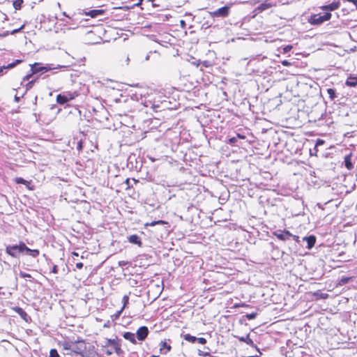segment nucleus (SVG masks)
I'll list each match as a JSON object with an SVG mask.
<instances>
[{
	"label": "nucleus",
	"instance_id": "obj_6",
	"mask_svg": "<svg viewBox=\"0 0 357 357\" xmlns=\"http://www.w3.org/2000/svg\"><path fill=\"white\" fill-rule=\"evenodd\" d=\"M229 11L230 6H225L214 11L209 12V14L212 17H226L229 15Z\"/></svg>",
	"mask_w": 357,
	"mask_h": 357
},
{
	"label": "nucleus",
	"instance_id": "obj_29",
	"mask_svg": "<svg viewBox=\"0 0 357 357\" xmlns=\"http://www.w3.org/2000/svg\"><path fill=\"white\" fill-rule=\"evenodd\" d=\"M36 79H33V80L29 81L26 85V90L31 89L33 87L34 83L36 82Z\"/></svg>",
	"mask_w": 357,
	"mask_h": 357
},
{
	"label": "nucleus",
	"instance_id": "obj_10",
	"mask_svg": "<svg viewBox=\"0 0 357 357\" xmlns=\"http://www.w3.org/2000/svg\"><path fill=\"white\" fill-rule=\"evenodd\" d=\"M128 241L131 243L137 245L139 247L142 246V243L141 241L140 237L137 234L130 235L128 237Z\"/></svg>",
	"mask_w": 357,
	"mask_h": 357
},
{
	"label": "nucleus",
	"instance_id": "obj_42",
	"mask_svg": "<svg viewBox=\"0 0 357 357\" xmlns=\"http://www.w3.org/2000/svg\"><path fill=\"white\" fill-rule=\"evenodd\" d=\"M52 271L54 273H56L58 272V268H57V266L54 265L53 267H52Z\"/></svg>",
	"mask_w": 357,
	"mask_h": 357
},
{
	"label": "nucleus",
	"instance_id": "obj_37",
	"mask_svg": "<svg viewBox=\"0 0 357 357\" xmlns=\"http://www.w3.org/2000/svg\"><path fill=\"white\" fill-rule=\"evenodd\" d=\"M33 74H29V75H26L25 77H24L23 78V82L26 81V80H29L33 75Z\"/></svg>",
	"mask_w": 357,
	"mask_h": 357
},
{
	"label": "nucleus",
	"instance_id": "obj_49",
	"mask_svg": "<svg viewBox=\"0 0 357 357\" xmlns=\"http://www.w3.org/2000/svg\"><path fill=\"white\" fill-rule=\"evenodd\" d=\"M15 101H16V102H18V101H19V100H20V98H19V97H17V96H15Z\"/></svg>",
	"mask_w": 357,
	"mask_h": 357
},
{
	"label": "nucleus",
	"instance_id": "obj_5",
	"mask_svg": "<svg viewBox=\"0 0 357 357\" xmlns=\"http://www.w3.org/2000/svg\"><path fill=\"white\" fill-rule=\"evenodd\" d=\"M69 350L77 354H80L82 357H85L84 352L86 351V344L83 340L71 342L69 345Z\"/></svg>",
	"mask_w": 357,
	"mask_h": 357
},
{
	"label": "nucleus",
	"instance_id": "obj_46",
	"mask_svg": "<svg viewBox=\"0 0 357 357\" xmlns=\"http://www.w3.org/2000/svg\"><path fill=\"white\" fill-rule=\"evenodd\" d=\"M129 61H130V59H129V56H127L126 59V64L128 65L129 63Z\"/></svg>",
	"mask_w": 357,
	"mask_h": 357
},
{
	"label": "nucleus",
	"instance_id": "obj_13",
	"mask_svg": "<svg viewBox=\"0 0 357 357\" xmlns=\"http://www.w3.org/2000/svg\"><path fill=\"white\" fill-rule=\"evenodd\" d=\"M303 241H306L307 243V248L308 249H311L316 242V238L314 236H310L303 238Z\"/></svg>",
	"mask_w": 357,
	"mask_h": 357
},
{
	"label": "nucleus",
	"instance_id": "obj_54",
	"mask_svg": "<svg viewBox=\"0 0 357 357\" xmlns=\"http://www.w3.org/2000/svg\"><path fill=\"white\" fill-rule=\"evenodd\" d=\"M111 351H112L113 352L114 351L113 347H112L111 349H109Z\"/></svg>",
	"mask_w": 357,
	"mask_h": 357
},
{
	"label": "nucleus",
	"instance_id": "obj_19",
	"mask_svg": "<svg viewBox=\"0 0 357 357\" xmlns=\"http://www.w3.org/2000/svg\"><path fill=\"white\" fill-rule=\"evenodd\" d=\"M24 252H26L27 254L32 256L33 257H36L39 255V250H31L27 247L26 250H24Z\"/></svg>",
	"mask_w": 357,
	"mask_h": 357
},
{
	"label": "nucleus",
	"instance_id": "obj_31",
	"mask_svg": "<svg viewBox=\"0 0 357 357\" xmlns=\"http://www.w3.org/2000/svg\"><path fill=\"white\" fill-rule=\"evenodd\" d=\"M20 276L21 278H31V275L30 274L24 273V272H22V271H21L20 273Z\"/></svg>",
	"mask_w": 357,
	"mask_h": 357
},
{
	"label": "nucleus",
	"instance_id": "obj_1",
	"mask_svg": "<svg viewBox=\"0 0 357 357\" xmlns=\"http://www.w3.org/2000/svg\"><path fill=\"white\" fill-rule=\"evenodd\" d=\"M109 347H113L114 352L117 355H121L123 352L121 349V344L120 340H119L117 338L106 339L105 341V344L102 345L101 350L107 356H111L113 354V351L109 349Z\"/></svg>",
	"mask_w": 357,
	"mask_h": 357
},
{
	"label": "nucleus",
	"instance_id": "obj_18",
	"mask_svg": "<svg viewBox=\"0 0 357 357\" xmlns=\"http://www.w3.org/2000/svg\"><path fill=\"white\" fill-rule=\"evenodd\" d=\"M166 349L167 351L163 352L164 354H166L167 351H170L171 349V346L167 344L166 342H161L160 344V350L161 352H162V351L164 349Z\"/></svg>",
	"mask_w": 357,
	"mask_h": 357
},
{
	"label": "nucleus",
	"instance_id": "obj_52",
	"mask_svg": "<svg viewBox=\"0 0 357 357\" xmlns=\"http://www.w3.org/2000/svg\"><path fill=\"white\" fill-rule=\"evenodd\" d=\"M63 15L64 16L68 17V16L66 15V12H64V13H63Z\"/></svg>",
	"mask_w": 357,
	"mask_h": 357
},
{
	"label": "nucleus",
	"instance_id": "obj_25",
	"mask_svg": "<svg viewBox=\"0 0 357 357\" xmlns=\"http://www.w3.org/2000/svg\"><path fill=\"white\" fill-rule=\"evenodd\" d=\"M22 3H23L22 0H15L13 2V7L16 10H20L22 8Z\"/></svg>",
	"mask_w": 357,
	"mask_h": 357
},
{
	"label": "nucleus",
	"instance_id": "obj_15",
	"mask_svg": "<svg viewBox=\"0 0 357 357\" xmlns=\"http://www.w3.org/2000/svg\"><path fill=\"white\" fill-rule=\"evenodd\" d=\"M63 94L65 96V98H66V100H68V102L69 100H73L79 95V93L77 91H73V92L66 91V92H64Z\"/></svg>",
	"mask_w": 357,
	"mask_h": 357
},
{
	"label": "nucleus",
	"instance_id": "obj_38",
	"mask_svg": "<svg viewBox=\"0 0 357 357\" xmlns=\"http://www.w3.org/2000/svg\"><path fill=\"white\" fill-rule=\"evenodd\" d=\"M237 142V138L234 137L229 139V143L230 144H234Z\"/></svg>",
	"mask_w": 357,
	"mask_h": 357
},
{
	"label": "nucleus",
	"instance_id": "obj_14",
	"mask_svg": "<svg viewBox=\"0 0 357 357\" xmlns=\"http://www.w3.org/2000/svg\"><path fill=\"white\" fill-rule=\"evenodd\" d=\"M22 62V60H15V62L13 63H9L8 66H3L0 68V76L2 75L3 74V71L4 69H10V68H14L17 64H19Z\"/></svg>",
	"mask_w": 357,
	"mask_h": 357
},
{
	"label": "nucleus",
	"instance_id": "obj_16",
	"mask_svg": "<svg viewBox=\"0 0 357 357\" xmlns=\"http://www.w3.org/2000/svg\"><path fill=\"white\" fill-rule=\"evenodd\" d=\"M123 336L126 340H129L132 343H133V344L137 343L136 340H135V335L134 333H130V332H126V333H124Z\"/></svg>",
	"mask_w": 357,
	"mask_h": 357
},
{
	"label": "nucleus",
	"instance_id": "obj_12",
	"mask_svg": "<svg viewBox=\"0 0 357 357\" xmlns=\"http://www.w3.org/2000/svg\"><path fill=\"white\" fill-rule=\"evenodd\" d=\"M345 84L347 86L354 87L357 85V76L351 75L346 80Z\"/></svg>",
	"mask_w": 357,
	"mask_h": 357
},
{
	"label": "nucleus",
	"instance_id": "obj_33",
	"mask_svg": "<svg viewBox=\"0 0 357 357\" xmlns=\"http://www.w3.org/2000/svg\"><path fill=\"white\" fill-rule=\"evenodd\" d=\"M292 49L291 45H286L283 47V53H287Z\"/></svg>",
	"mask_w": 357,
	"mask_h": 357
},
{
	"label": "nucleus",
	"instance_id": "obj_30",
	"mask_svg": "<svg viewBox=\"0 0 357 357\" xmlns=\"http://www.w3.org/2000/svg\"><path fill=\"white\" fill-rule=\"evenodd\" d=\"M128 301H129V297L128 295H125L123 297V305L122 307H123V309L126 307L127 303H128Z\"/></svg>",
	"mask_w": 357,
	"mask_h": 357
},
{
	"label": "nucleus",
	"instance_id": "obj_50",
	"mask_svg": "<svg viewBox=\"0 0 357 357\" xmlns=\"http://www.w3.org/2000/svg\"><path fill=\"white\" fill-rule=\"evenodd\" d=\"M185 15H192V14L190 13H186Z\"/></svg>",
	"mask_w": 357,
	"mask_h": 357
},
{
	"label": "nucleus",
	"instance_id": "obj_26",
	"mask_svg": "<svg viewBox=\"0 0 357 357\" xmlns=\"http://www.w3.org/2000/svg\"><path fill=\"white\" fill-rule=\"evenodd\" d=\"M166 222L163 220H158V221H153L151 222H149V223H146V226H151V227H153V226H155L156 225H164L165 224Z\"/></svg>",
	"mask_w": 357,
	"mask_h": 357
},
{
	"label": "nucleus",
	"instance_id": "obj_9",
	"mask_svg": "<svg viewBox=\"0 0 357 357\" xmlns=\"http://www.w3.org/2000/svg\"><path fill=\"white\" fill-rule=\"evenodd\" d=\"M274 235L280 240L281 241H287L289 240L292 234H291L287 230L284 231H278L274 233Z\"/></svg>",
	"mask_w": 357,
	"mask_h": 357
},
{
	"label": "nucleus",
	"instance_id": "obj_53",
	"mask_svg": "<svg viewBox=\"0 0 357 357\" xmlns=\"http://www.w3.org/2000/svg\"><path fill=\"white\" fill-rule=\"evenodd\" d=\"M73 255H74V256H78V254L75 253V252H74Z\"/></svg>",
	"mask_w": 357,
	"mask_h": 357
},
{
	"label": "nucleus",
	"instance_id": "obj_11",
	"mask_svg": "<svg viewBox=\"0 0 357 357\" xmlns=\"http://www.w3.org/2000/svg\"><path fill=\"white\" fill-rule=\"evenodd\" d=\"M15 311L20 316L22 319H23L26 322H28L30 319L29 316L22 308L17 307L15 308Z\"/></svg>",
	"mask_w": 357,
	"mask_h": 357
},
{
	"label": "nucleus",
	"instance_id": "obj_45",
	"mask_svg": "<svg viewBox=\"0 0 357 357\" xmlns=\"http://www.w3.org/2000/svg\"><path fill=\"white\" fill-rule=\"evenodd\" d=\"M70 344H64V345H63V348H64V349H66V350H69V345H70Z\"/></svg>",
	"mask_w": 357,
	"mask_h": 357
},
{
	"label": "nucleus",
	"instance_id": "obj_40",
	"mask_svg": "<svg viewBox=\"0 0 357 357\" xmlns=\"http://www.w3.org/2000/svg\"><path fill=\"white\" fill-rule=\"evenodd\" d=\"M348 281H349V278H342V279L341 280L340 282H341V284H346V283H347V282H348Z\"/></svg>",
	"mask_w": 357,
	"mask_h": 357
},
{
	"label": "nucleus",
	"instance_id": "obj_51",
	"mask_svg": "<svg viewBox=\"0 0 357 357\" xmlns=\"http://www.w3.org/2000/svg\"><path fill=\"white\" fill-rule=\"evenodd\" d=\"M126 183L128 184L129 183V178H127L126 181Z\"/></svg>",
	"mask_w": 357,
	"mask_h": 357
},
{
	"label": "nucleus",
	"instance_id": "obj_44",
	"mask_svg": "<svg viewBox=\"0 0 357 357\" xmlns=\"http://www.w3.org/2000/svg\"><path fill=\"white\" fill-rule=\"evenodd\" d=\"M123 310V307H121V309L116 312V317H119Z\"/></svg>",
	"mask_w": 357,
	"mask_h": 357
},
{
	"label": "nucleus",
	"instance_id": "obj_3",
	"mask_svg": "<svg viewBox=\"0 0 357 357\" xmlns=\"http://www.w3.org/2000/svg\"><path fill=\"white\" fill-rule=\"evenodd\" d=\"M63 66L58 65L57 66L54 67L52 66V64H47L45 66H41V63H35L32 65H31V70L32 71V74H36L38 73H46L47 71L54 70V69H59L61 68H63Z\"/></svg>",
	"mask_w": 357,
	"mask_h": 357
},
{
	"label": "nucleus",
	"instance_id": "obj_22",
	"mask_svg": "<svg viewBox=\"0 0 357 357\" xmlns=\"http://www.w3.org/2000/svg\"><path fill=\"white\" fill-rule=\"evenodd\" d=\"M15 181L16 182V183H18V184H24V185H27V187L31 189V188H29V185L30 184V183L27 181H26L25 179H24L23 178H21V177H17L15 178Z\"/></svg>",
	"mask_w": 357,
	"mask_h": 357
},
{
	"label": "nucleus",
	"instance_id": "obj_34",
	"mask_svg": "<svg viewBox=\"0 0 357 357\" xmlns=\"http://www.w3.org/2000/svg\"><path fill=\"white\" fill-rule=\"evenodd\" d=\"M197 341L202 344H204L206 343V340L204 337H197Z\"/></svg>",
	"mask_w": 357,
	"mask_h": 357
},
{
	"label": "nucleus",
	"instance_id": "obj_55",
	"mask_svg": "<svg viewBox=\"0 0 357 357\" xmlns=\"http://www.w3.org/2000/svg\"><path fill=\"white\" fill-rule=\"evenodd\" d=\"M151 357H158L157 356H152Z\"/></svg>",
	"mask_w": 357,
	"mask_h": 357
},
{
	"label": "nucleus",
	"instance_id": "obj_36",
	"mask_svg": "<svg viewBox=\"0 0 357 357\" xmlns=\"http://www.w3.org/2000/svg\"><path fill=\"white\" fill-rule=\"evenodd\" d=\"M180 26L182 29H185L186 26L185 22L183 20H180Z\"/></svg>",
	"mask_w": 357,
	"mask_h": 357
},
{
	"label": "nucleus",
	"instance_id": "obj_48",
	"mask_svg": "<svg viewBox=\"0 0 357 357\" xmlns=\"http://www.w3.org/2000/svg\"><path fill=\"white\" fill-rule=\"evenodd\" d=\"M237 137L241 138V139H244L245 138V137L243 135H241L240 134L237 135Z\"/></svg>",
	"mask_w": 357,
	"mask_h": 357
},
{
	"label": "nucleus",
	"instance_id": "obj_23",
	"mask_svg": "<svg viewBox=\"0 0 357 357\" xmlns=\"http://www.w3.org/2000/svg\"><path fill=\"white\" fill-rule=\"evenodd\" d=\"M183 338L185 340L194 343L197 341V337L195 336L191 335L190 334H185L183 335Z\"/></svg>",
	"mask_w": 357,
	"mask_h": 357
},
{
	"label": "nucleus",
	"instance_id": "obj_39",
	"mask_svg": "<svg viewBox=\"0 0 357 357\" xmlns=\"http://www.w3.org/2000/svg\"><path fill=\"white\" fill-rule=\"evenodd\" d=\"M76 268L78 269H81L83 267V264L82 262H78L75 265Z\"/></svg>",
	"mask_w": 357,
	"mask_h": 357
},
{
	"label": "nucleus",
	"instance_id": "obj_21",
	"mask_svg": "<svg viewBox=\"0 0 357 357\" xmlns=\"http://www.w3.org/2000/svg\"><path fill=\"white\" fill-rule=\"evenodd\" d=\"M271 6H272L271 3H267V2H264V3H261L258 6V10H259L260 11H264V10H266L268 9Z\"/></svg>",
	"mask_w": 357,
	"mask_h": 357
},
{
	"label": "nucleus",
	"instance_id": "obj_4",
	"mask_svg": "<svg viewBox=\"0 0 357 357\" xmlns=\"http://www.w3.org/2000/svg\"><path fill=\"white\" fill-rule=\"evenodd\" d=\"M27 249V246L24 243H20L19 245H8L6 248V252L9 255L13 257H18L19 255L24 252Z\"/></svg>",
	"mask_w": 357,
	"mask_h": 357
},
{
	"label": "nucleus",
	"instance_id": "obj_2",
	"mask_svg": "<svg viewBox=\"0 0 357 357\" xmlns=\"http://www.w3.org/2000/svg\"><path fill=\"white\" fill-rule=\"evenodd\" d=\"M331 13L329 12H324V13L314 14L310 16L309 22L313 25H319L324 22L328 21L331 18Z\"/></svg>",
	"mask_w": 357,
	"mask_h": 357
},
{
	"label": "nucleus",
	"instance_id": "obj_17",
	"mask_svg": "<svg viewBox=\"0 0 357 357\" xmlns=\"http://www.w3.org/2000/svg\"><path fill=\"white\" fill-rule=\"evenodd\" d=\"M344 164L345 167L349 170H351L354 167L350 155H347L344 157Z\"/></svg>",
	"mask_w": 357,
	"mask_h": 357
},
{
	"label": "nucleus",
	"instance_id": "obj_7",
	"mask_svg": "<svg viewBox=\"0 0 357 357\" xmlns=\"http://www.w3.org/2000/svg\"><path fill=\"white\" fill-rule=\"evenodd\" d=\"M340 6V1L339 0H334L331 3L328 5L322 6L320 7L321 9L325 12H329L338 9Z\"/></svg>",
	"mask_w": 357,
	"mask_h": 357
},
{
	"label": "nucleus",
	"instance_id": "obj_24",
	"mask_svg": "<svg viewBox=\"0 0 357 357\" xmlns=\"http://www.w3.org/2000/svg\"><path fill=\"white\" fill-rule=\"evenodd\" d=\"M327 93L329 95V98H331V100H333L335 98H337V95H336L335 89H331V88L328 89Z\"/></svg>",
	"mask_w": 357,
	"mask_h": 357
},
{
	"label": "nucleus",
	"instance_id": "obj_41",
	"mask_svg": "<svg viewBox=\"0 0 357 357\" xmlns=\"http://www.w3.org/2000/svg\"><path fill=\"white\" fill-rule=\"evenodd\" d=\"M202 63L204 67L210 66L209 62L208 61H204L202 62Z\"/></svg>",
	"mask_w": 357,
	"mask_h": 357
},
{
	"label": "nucleus",
	"instance_id": "obj_28",
	"mask_svg": "<svg viewBox=\"0 0 357 357\" xmlns=\"http://www.w3.org/2000/svg\"><path fill=\"white\" fill-rule=\"evenodd\" d=\"M50 357H60L56 349H52L50 351Z\"/></svg>",
	"mask_w": 357,
	"mask_h": 357
},
{
	"label": "nucleus",
	"instance_id": "obj_20",
	"mask_svg": "<svg viewBox=\"0 0 357 357\" xmlns=\"http://www.w3.org/2000/svg\"><path fill=\"white\" fill-rule=\"evenodd\" d=\"M56 102L60 105H64L68 102L63 94H59L56 96Z\"/></svg>",
	"mask_w": 357,
	"mask_h": 357
},
{
	"label": "nucleus",
	"instance_id": "obj_27",
	"mask_svg": "<svg viewBox=\"0 0 357 357\" xmlns=\"http://www.w3.org/2000/svg\"><path fill=\"white\" fill-rule=\"evenodd\" d=\"M100 13H101V10H92L89 11L88 15L92 17H96Z\"/></svg>",
	"mask_w": 357,
	"mask_h": 357
},
{
	"label": "nucleus",
	"instance_id": "obj_8",
	"mask_svg": "<svg viewBox=\"0 0 357 357\" xmlns=\"http://www.w3.org/2000/svg\"><path fill=\"white\" fill-rule=\"evenodd\" d=\"M149 334V329L146 326H141L136 333L137 337L139 340L143 341L146 339Z\"/></svg>",
	"mask_w": 357,
	"mask_h": 357
},
{
	"label": "nucleus",
	"instance_id": "obj_35",
	"mask_svg": "<svg viewBox=\"0 0 357 357\" xmlns=\"http://www.w3.org/2000/svg\"><path fill=\"white\" fill-rule=\"evenodd\" d=\"M281 63L284 66H290L291 65V63L287 60H284Z\"/></svg>",
	"mask_w": 357,
	"mask_h": 357
},
{
	"label": "nucleus",
	"instance_id": "obj_43",
	"mask_svg": "<svg viewBox=\"0 0 357 357\" xmlns=\"http://www.w3.org/2000/svg\"><path fill=\"white\" fill-rule=\"evenodd\" d=\"M294 240H295L296 241L298 242L299 241V237L298 236H296V235H293L292 234V236Z\"/></svg>",
	"mask_w": 357,
	"mask_h": 357
},
{
	"label": "nucleus",
	"instance_id": "obj_32",
	"mask_svg": "<svg viewBox=\"0 0 357 357\" xmlns=\"http://www.w3.org/2000/svg\"><path fill=\"white\" fill-rule=\"evenodd\" d=\"M256 316H257V313H255V312H252V313L246 314V317L249 320L254 319L256 317Z\"/></svg>",
	"mask_w": 357,
	"mask_h": 357
},
{
	"label": "nucleus",
	"instance_id": "obj_47",
	"mask_svg": "<svg viewBox=\"0 0 357 357\" xmlns=\"http://www.w3.org/2000/svg\"><path fill=\"white\" fill-rule=\"evenodd\" d=\"M324 143V141L321 140V139H319L317 142V145H319L320 144H323Z\"/></svg>",
	"mask_w": 357,
	"mask_h": 357
}]
</instances>
